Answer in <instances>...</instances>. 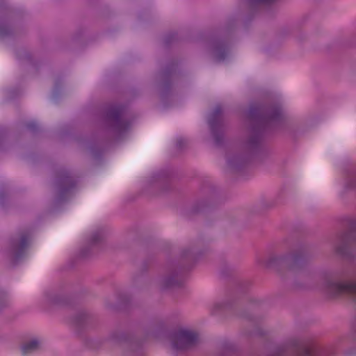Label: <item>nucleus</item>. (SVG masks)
I'll return each instance as SVG.
<instances>
[{"label": "nucleus", "instance_id": "nucleus-10", "mask_svg": "<svg viewBox=\"0 0 356 356\" xmlns=\"http://www.w3.org/2000/svg\"><path fill=\"white\" fill-rule=\"evenodd\" d=\"M280 115V111H276L273 114L270 115L269 116V119L270 120H275L276 119V116L277 115Z\"/></svg>", "mask_w": 356, "mask_h": 356}, {"label": "nucleus", "instance_id": "nucleus-11", "mask_svg": "<svg viewBox=\"0 0 356 356\" xmlns=\"http://www.w3.org/2000/svg\"><path fill=\"white\" fill-rule=\"evenodd\" d=\"M26 241L25 236H22L20 242V248H23L26 245Z\"/></svg>", "mask_w": 356, "mask_h": 356}, {"label": "nucleus", "instance_id": "nucleus-8", "mask_svg": "<svg viewBox=\"0 0 356 356\" xmlns=\"http://www.w3.org/2000/svg\"><path fill=\"white\" fill-rule=\"evenodd\" d=\"M102 236V234L100 233V232H97L96 234H94L92 236V243H95L97 241H98L101 237Z\"/></svg>", "mask_w": 356, "mask_h": 356}, {"label": "nucleus", "instance_id": "nucleus-9", "mask_svg": "<svg viewBox=\"0 0 356 356\" xmlns=\"http://www.w3.org/2000/svg\"><path fill=\"white\" fill-rule=\"evenodd\" d=\"M336 252L339 253V254H344L345 250H343V248L341 247V244H338L335 247Z\"/></svg>", "mask_w": 356, "mask_h": 356}, {"label": "nucleus", "instance_id": "nucleus-4", "mask_svg": "<svg viewBox=\"0 0 356 356\" xmlns=\"http://www.w3.org/2000/svg\"><path fill=\"white\" fill-rule=\"evenodd\" d=\"M41 343L38 339H33L22 346L23 355L33 353L40 349Z\"/></svg>", "mask_w": 356, "mask_h": 356}, {"label": "nucleus", "instance_id": "nucleus-12", "mask_svg": "<svg viewBox=\"0 0 356 356\" xmlns=\"http://www.w3.org/2000/svg\"><path fill=\"white\" fill-rule=\"evenodd\" d=\"M259 1L261 2H264V3H269V2L273 1V0H259Z\"/></svg>", "mask_w": 356, "mask_h": 356}, {"label": "nucleus", "instance_id": "nucleus-5", "mask_svg": "<svg viewBox=\"0 0 356 356\" xmlns=\"http://www.w3.org/2000/svg\"><path fill=\"white\" fill-rule=\"evenodd\" d=\"M246 159L245 157L241 156H236L234 157L228 159V163L232 168H238L241 166L245 162Z\"/></svg>", "mask_w": 356, "mask_h": 356}, {"label": "nucleus", "instance_id": "nucleus-1", "mask_svg": "<svg viewBox=\"0 0 356 356\" xmlns=\"http://www.w3.org/2000/svg\"><path fill=\"white\" fill-rule=\"evenodd\" d=\"M199 341L198 334L188 328H181L173 335L172 347L177 350H184L195 346Z\"/></svg>", "mask_w": 356, "mask_h": 356}, {"label": "nucleus", "instance_id": "nucleus-6", "mask_svg": "<svg viewBox=\"0 0 356 356\" xmlns=\"http://www.w3.org/2000/svg\"><path fill=\"white\" fill-rule=\"evenodd\" d=\"M179 284L177 277H166L163 280V284L164 287H171Z\"/></svg>", "mask_w": 356, "mask_h": 356}, {"label": "nucleus", "instance_id": "nucleus-7", "mask_svg": "<svg viewBox=\"0 0 356 356\" xmlns=\"http://www.w3.org/2000/svg\"><path fill=\"white\" fill-rule=\"evenodd\" d=\"M298 356H314L312 350L307 346L300 348Z\"/></svg>", "mask_w": 356, "mask_h": 356}, {"label": "nucleus", "instance_id": "nucleus-13", "mask_svg": "<svg viewBox=\"0 0 356 356\" xmlns=\"http://www.w3.org/2000/svg\"><path fill=\"white\" fill-rule=\"evenodd\" d=\"M215 112H216V114L220 113V109L219 108H216Z\"/></svg>", "mask_w": 356, "mask_h": 356}, {"label": "nucleus", "instance_id": "nucleus-2", "mask_svg": "<svg viewBox=\"0 0 356 356\" xmlns=\"http://www.w3.org/2000/svg\"><path fill=\"white\" fill-rule=\"evenodd\" d=\"M323 289L331 296L348 294L356 297V281L354 282H332L326 280Z\"/></svg>", "mask_w": 356, "mask_h": 356}, {"label": "nucleus", "instance_id": "nucleus-3", "mask_svg": "<svg viewBox=\"0 0 356 356\" xmlns=\"http://www.w3.org/2000/svg\"><path fill=\"white\" fill-rule=\"evenodd\" d=\"M301 264L299 256L293 254H288L282 256H273L269 258L268 266L282 265L291 270L298 268Z\"/></svg>", "mask_w": 356, "mask_h": 356}]
</instances>
